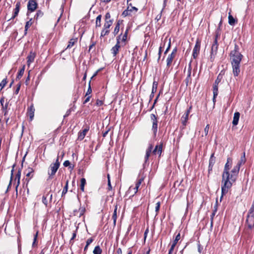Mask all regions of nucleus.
Returning a JSON list of instances; mask_svg holds the SVG:
<instances>
[{"mask_svg": "<svg viewBox=\"0 0 254 254\" xmlns=\"http://www.w3.org/2000/svg\"><path fill=\"white\" fill-rule=\"evenodd\" d=\"M158 86V83L156 81H154L152 85V94H154V93L156 92L157 88Z\"/></svg>", "mask_w": 254, "mask_h": 254, "instance_id": "obj_33", "label": "nucleus"}, {"mask_svg": "<svg viewBox=\"0 0 254 254\" xmlns=\"http://www.w3.org/2000/svg\"><path fill=\"white\" fill-rule=\"evenodd\" d=\"M85 208L84 207H82V208H80L79 209V214H78V216L79 217H80L81 216H82L84 213L85 212Z\"/></svg>", "mask_w": 254, "mask_h": 254, "instance_id": "obj_46", "label": "nucleus"}, {"mask_svg": "<svg viewBox=\"0 0 254 254\" xmlns=\"http://www.w3.org/2000/svg\"><path fill=\"white\" fill-rule=\"evenodd\" d=\"M20 5L21 4L20 1L17 2L15 5V8L14 9V13L17 15L19 12Z\"/></svg>", "mask_w": 254, "mask_h": 254, "instance_id": "obj_30", "label": "nucleus"}, {"mask_svg": "<svg viewBox=\"0 0 254 254\" xmlns=\"http://www.w3.org/2000/svg\"><path fill=\"white\" fill-rule=\"evenodd\" d=\"M105 17V21H109V20H111V14L109 12L106 13Z\"/></svg>", "mask_w": 254, "mask_h": 254, "instance_id": "obj_51", "label": "nucleus"}, {"mask_svg": "<svg viewBox=\"0 0 254 254\" xmlns=\"http://www.w3.org/2000/svg\"><path fill=\"white\" fill-rule=\"evenodd\" d=\"M102 252V251L100 247L99 246H97L95 247L93 253L94 254H101Z\"/></svg>", "mask_w": 254, "mask_h": 254, "instance_id": "obj_31", "label": "nucleus"}, {"mask_svg": "<svg viewBox=\"0 0 254 254\" xmlns=\"http://www.w3.org/2000/svg\"><path fill=\"white\" fill-rule=\"evenodd\" d=\"M35 58V54L34 53H33L32 52H31L27 58V64L28 65H29L31 63H32L34 61Z\"/></svg>", "mask_w": 254, "mask_h": 254, "instance_id": "obj_21", "label": "nucleus"}, {"mask_svg": "<svg viewBox=\"0 0 254 254\" xmlns=\"http://www.w3.org/2000/svg\"><path fill=\"white\" fill-rule=\"evenodd\" d=\"M215 162V158L214 156V154H212L209 159V163L208 167V171L210 172L212 170L213 166Z\"/></svg>", "mask_w": 254, "mask_h": 254, "instance_id": "obj_17", "label": "nucleus"}, {"mask_svg": "<svg viewBox=\"0 0 254 254\" xmlns=\"http://www.w3.org/2000/svg\"><path fill=\"white\" fill-rule=\"evenodd\" d=\"M117 254H122V250L120 248L117 249Z\"/></svg>", "mask_w": 254, "mask_h": 254, "instance_id": "obj_64", "label": "nucleus"}, {"mask_svg": "<svg viewBox=\"0 0 254 254\" xmlns=\"http://www.w3.org/2000/svg\"><path fill=\"white\" fill-rule=\"evenodd\" d=\"M200 41L198 39H197L196 41L192 53V56L194 59H196L199 54L200 48Z\"/></svg>", "mask_w": 254, "mask_h": 254, "instance_id": "obj_10", "label": "nucleus"}, {"mask_svg": "<svg viewBox=\"0 0 254 254\" xmlns=\"http://www.w3.org/2000/svg\"><path fill=\"white\" fill-rule=\"evenodd\" d=\"M59 157L58 156L56 161L55 163L51 164L48 171V174L49 175V179H52L53 176H54L59 168L60 163L59 161Z\"/></svg>", "mask_w": 254, "mask_h": 254, "instance_id": "obj_4", "label": "nucleus"}, {"mask_svg": "<svg viewBox=\"0 0 254 254\" xmlns=\"http://www.w3.org/2000/svg\"><path fill=\"white\" fill-rule=\"evenodd\" d=\"M91 92H92V89H91V87L90 86V81L89 83V86H88L87 92L86 93L85 96H87L88 95L91 94Z\"/></svg>", "mask_w": 254, "mask_h": 254, "instance_id": "obj_49", "label": "nucleus"}, {"mask_svg": "<svg viewBox=\"0 0 254 254\" xmlns=\"http://www.w3.org/2000/svg\"><path fill=\"white\" fill-rule=\"evenodd\" d=\"M161 53H162V47H160L159 49V52H158L159 57H158V61L159 60V59H160Z\"/></svg>", "mask_w": 254, "mask_h": 254, "instance_id": "obj_59", "label": "nucleus"}, {"mask_svg": "<svg viewBox=\"0 0 254 254\" xmlns=\"http://www.w3.org/2000/svg\"><path fill=\"white\" fill-rule=\"evenodd\" d=\"M101 18L102 15L101 14L99 15L96 19V27H100L101 25Z\"/></svg>", "mask_w": 254, "mask_h": 254, "instance_id": "obj_28", "label": "nucleus"}, {"mask_svg": "<svg viewBox=\"0 0 254 254\" xmlns=\"http://www.w3.org/2000/svg\"><path fill=\"white\" fill-rule=\"evenodd\" d=\"M240 114L239 112H235L234 115L232 124L234 126H236L238 124L239 120L240 118Z\"/></svg>", "mask_w": 254, "mask_h": 254, "instance_id": "obj_18", "label": "nucleus"}, {"mask_svg": "<svg viewBox=\"0 0 254 254\" xmlns=\"http://www.w3.org/2000/svg\"><path fill=\"white\" fill-rule=\"evenodd\" d=\"M7 108H8V103H6L4 105H3L2 106V109L3 111H5L4 115H5V114L6 113V110H7Z\"/></svg>", "mask_w": 254, "mask_h": 254, "instance_id": "obj_55", "label": "nucleus"}, {"mask_svg": "<svg viewBox=\"0 0 254 254\" xmlns=\"http://www.w3.org/2000/svg\"><path fill=\"white\" fill-rule=\"evenodd\" d=\"M209 130V125H207L204 128L205 135L206 136L208 134Z\"/></svg>", "mask_w": 254, "mask_h": 254, "instance_id": "obj_54", "label": "nucleus"}, {"mask_svg": "<svg viewBox=\"0 0 254 254\" xmlns=\"http://www.w3.org/2000/svg\"><path fill=\"white\" fill-rule=\"evenodd\" d=\"M96 104L98 105V106H101L102 104H103V102L101 100H97V102H96Z\"/></svg>", "mask_w": 254, "mask_h": 254, "instance_id": "obj_62", "label": "nucleus"}, {"mask_svg": "<svg viewBox=\"0 0 254 254\" xmlns=\"http://www.w3.org/2000/svg\"><path fill=\"white\" fill-rule=\"evenodd\" d=\"M222 76L220 74H219L215 80L213 86V101L214 103L215 102V99L217 96L218 94V85L219 83L220 82L221 80Z\"/></svg>", "mask_w": 254, "mask_h": 254, "instance_id": "obj_5", "label": "nucleus"}, {"mask_svg": "<svg viewBox=\"0 0 254 254\" xmlns=\"http://www.w3.org/2000/svg\"><path fill=\"white\" fill-rule=\"evenodd\" d=\"M107 177H108V190H111L112 189V186H111V181H110V176H109V174L107 175Z\"/></svg>", "mask_w": 254, "mask_h": 254, "instance_id": "obj_48", "label": "nucleus"}, {"mask_svg": "<svg viewBox=\"0 0 254 254\" xmlns=\"http://www.w3.org/2000/svg\"><path fill=\"white\" fill-rule=\"evenodd\" d=\"M246 159L245 157V152H243L241 159L236 165H239V171H240V166L242 164H244L246 162Z\"/></svg>", "mask_w": 254, "mask_h": 254, "instance_id": "obj_24", "label": "nucleus"}, {"mask_svg": "<svg viewBox=\"0 0 254 254\" xmlns=\"http://www.w3.org/2000/svg\"><path fill=\"white\" fill-rule=\"evenodd\" d=\"M14 167V165L13 166V168L11 171L10 180V182H9V184L8 186V188H7L8 189H9V188L10 187V186H11V181L12 180L13 176Z\"/></svg>", "mask_w": 254, "mask_h": 254, "instance_id": "obj_44", "label": "nucleus"}, {"mask_svg": "<svg viewBox=\"0 0 254 254\" xmlns=\"http://www.w3.org/2000/svg\"><path fill=\"white\" fill-rule=\"evenodd\" d=\"M90 99V96H87L86 97V98L85 99V100L84 101L83 104H85L86 103H87L88 102H89Z\"/></svg>", "mask_w": 254, "mask_h": 254, "instance_id": "obj_61", "label": "nucleus"}, {"mask_svg": "<svg viewBox=\"0 0 254 254\" xmlns=\"http://www.w3.org/2000/svg\"><path fill=\"white\" fill-rule=\"evenodd\" d=\"M150 119L152 123V129L153 131L154 135H156L158 128L157 117L154 114H152L150 115Z\"/></svg>", "mask_w": 254, "mask_h": 254, "instance_id": "obj_8", "label": "nucleus"}, {"mask_svg": "<svg viewBox=\"0 0 254 254\" xmlns=\"http://www.w3.org/2000/svg\"><path fill=\"white\" fill-rule=\"evenodd\" d=\"M119 30H120V23H119V21H118L117 22V23L116 24V25L114 29V31L113 32L114 35H117L118 33V32H119Z\"/></svg>", "mask_w": 254, "mask_h": 254, "instance_id": "obj_36", "label": "nucleus"}, {"mask_svg": "<svg viewBox=\"0 0 254 254\" xmlns=\"http://www.w3.org/2000/svg\"><path fill=\"white\" fill-rule=\"evenodd\" d=\"M76 42H77L76 39H70L68 42V44L66 48L68 49V48H71L74 45L75 43H76Z\"/></svg>", "mask_w": 254, "mask_h": 254, "instance_id": "obj_32", "label": "nucleus"}, {"mask_svg": "<svg viewBox=\"0 0 254 254\" xmlns=\"http://www.w3.org/2000/svg\"><path fill=\"white\" fill-rule=\"evenodd\" d=\"M176 56L173 55V54H169L167 58V66L170 67L171 65L172 62L174 58H175Z\"/></svg>", "mask_w": 254, "mask_h": 254, "instance_id": "obj_19", "label": "nucleus"}, {"mask_svg": "<svg viewBox=\"0 0 254 254\" xmlns=\"http://www.w3.org/2000/svg\"><path fill=\"white\" fill-rule=\"evenodd\" d=\"M191 108L192 107L190 106L189 108L186 111L185 115H184L181 118L182 123L184 126H186L187 122L188 120L189 115L190 112Z\"/></svg>", "mask_w": 254, "mask_h": 254, "instance_id": "obj_12", "label": "nucleus"}, {"mask_svg": "<svg viewBox=\"0 0 254 254\" xmlns=\"http://www.w3.org/2000/svg\"><path fill=\"white\" fill-rule=\"evenodd\" d=\"M20 176H21V171L18 170V171L17 172V173L16 175V176H15V180L17 181V185L16 186V193H17V188L20 184Z\"/></svg>", "mask_w": 254, "mask_h": 254, "instance_id": "obj_26", "label": "nucleus"}, {"mask_svg": "<svg viewBox=\"0 0 254 254\" xmlns=\"http://www.w3.org/2000/svg\"><path fill=\"white\" fill-rule=\"evenodd\" d=\"M68 181L67 180L66 182L65 185L63 189V192H62V195H64L66 193L68 190Z\"/></svg>", "mask_w": 254, "mask_h": 254, "instance_id": "obj_39", "label": "nucleus"}, {"mask_svg": "<svg viewBox=\"0 0 254 254\" xmlns=\"http://www.w3.org/2000/svg\"><path fill=\"white\" fill-rule=\"evenodd\" d=\"M127 33H128V30L127 29L126 31H125V32L124 34L122 36V42H125L126 41L127 39Z\"/></svg>", "mask_w": 254, "mask_h": 254, "instance_id": "obj_43", "label": "nucleus"}, {"mask_svg": "<svg viewBox=\"0 0 254 254\" xmlns=\"http://www.w3.org/2000/svg\"><path fill=\"white\" fill-rule=\"evenodd\" d=\"M163 143H160L159 145H156L154 149L152 151L154 154H158L159 156H161L162 152Z\"/></svg>", "mask_w": 254, "mask_h": 254, "instance_id": "obj_13", "label": "nucleus"}, {"mask_svg": "<svg viewBox=\"0 0 254 254\" xmlns=\"http://www.w3.org/2000/svg\"><path fill=\"white\" fill-rule=\"evenodd\" d=\"M80 190L82 191H84V186L86 184V180L84 178H82L80 180Z\"/></svg>", "mask_w": 254, "mask_h": 254, "instance_id": "obj_34", "label": "nucleus"}, {"mask_svg": "<svg viewBox=\"0 0 254 254\" xmlns=\"http://www.w3.org/2000/svg\"><path fill=\"white\" fill-rule=\"evenodd\" d=\"M153 149V145L150 144L146 150V153L144 157V162L146 163L148 160L149 157L150 156L151 153Z\"/></svg>", "mask_w": 254, "mask_h": 254, "instance_id": "obj_14", "label": "nucleus"}, {"mask_svg": "<svg viewBox=\"0 0 254 254\" xmlns=\"http://www.w3.org/2000/svg\"><path fill=\"white\" fill-rule=\"evenodd\" d=\"M232 160L231 158H228L227 163L225 164L224 169L222 174L221 196L228 193L233 183L236 181L239 174V165H236L233 169L229 172L231 167Z\"/></svg>", "mask_w": 254, "mask_h": 254, "instance_id": "obj_1", "label": "nucleus"}, {"mask_svg": "<svg viewBox=\"0 0 254 254\" xmlns=\"http://www.w3.org/2000/svg\"><path fill=\"white\" fill-rule=\"evenodd\" d=\"M218 48V43L217 40H214L213 43L211 46L210 59L211 61H213L217 53V50Z\"/></svg>", "mask_w": 254, "mask_h": 254, "instance_id": "obj_7", "label": "nucleus"}, {"mask_svg": "<svg viewBox=\"0 0 254 254\" xmlns=\"http://www.w3.org/2000/svg\"><path fill=\"white\" fill-rule=\"evenodd\" d=\"M239 48L236 44L234 49L230 53L231 63L233 68V72L235 76H237L240 72V63L243 56L239 52Z\"/></svg>", "mask_w": 254, "mask_h": 254, "instance_id": "obj_2", "label": "nucleus"}, {"mask_svg": "<svg viewBox=\"0 0 254 254\" xmlns=\"http://www.w3.org/2000/svg\"><path fill=\"white\" fill-rule=\"evenodd\" d=\"M144 179L143 178H140L138 179L136 183L135 187L134 188V190H135L134 193H136L138 190V189L139 187H140L141 184L142 183V181H143Z\"/></svg>", "mask_w": 254, "mask_h": 254, "instance_id": "obj_27", "label": "nucleus"}, {"mask_svg": "<svg viewBox=\"0 0 254 254\" xmlns=\"http://www.w3.org/2000/svg\"><path fill=\"white\" fill-rule=\"evenodd\" d=\"M76 234L75 232H74L72 234V236L70 240V242L71 243V241H72L73 240H74V239L76 237Z\"/></svg>", "mask_w": 254, "mask_h": 254, "instance_id": "obj_63", "label": "nucleus"}, {"mask_svg": "<svg viewBox=\"0 0 254 254\" xmlns=\"http://www.w3.org/2000/svg\"><path fill=\"white\" fill-rule=\"evenodd\" d=\"M170 47H171V41H170L169 42L168 46L164 52V54H166L168 53V52L170 50Z\"/></svg>", "mask_w": 254, "mask_h": 254, "instance_id": "obj_58", "label": "nucleus"}, {"mask_svg": "<svg viewBox=\"0 0 254 254\" xmlns=\"http://www.w3.org/2000/svg\"><path fill=\"white\" fill-rule=\"evenodd\" d=\"M248 229L251 230L254 227V199L249 210L246 222Z\"/></svg>", "mask_w": 254, "mask_h": 254, "instance_id": "obj_3", "label": "nucleus"}, {"mask_svg": "<svg viewBox=\"0 0 254 254\" xmlns=\"http://www.w3.org/2000/svg\"><path fill=\"white\" fill-rule=\"evenodd\" d=\"M215 215V212H213L211 215V223H210V226H211V227H212L213 226V217Z\"/></svg>", "mask_w": 254, "mask_h": 254, "instance_id": "obj_57", "label": "nucleus"}, {"mask_svg": "<svg viewBox=\"0 0 254 254\" xmlns=\"http://www.w3.org/2000/svg\"><path fill=\"white\" fill-rule=\"evenodd\" d=\"M117 209H118V205L116 203L115 205L114 212H113V214L112 216V219H113V223H114V226H115L116 224V220H117Z\"/></svg>", "mask_w": 254, "mask_h": 254, "instance_id": "obj_20", "label": "nucleus"}, {"mask_svg": "<svg viewBox=\"0 0 254 254\" xmlns=\"http://www.w3.org/2000/svg\"><path fill=\"white\" fill-rule=\"evenodd\" d=\"M37 7V3L36 0H29L27 8L29 11L31 12L34 11Z\"/></svg>", "mask_w": 254, "mask_h": 254, "instance_id": "obj_11", "label": "nucleus"}, {"mask_svg": "<svg viewBox=\"0 0 254 254\" xmlns=\"http://www.w3.org/2000/svg\"><path fill=\"white\" fill-rule=\"evenodd\" d=\"M113 20H109V21H105L103 28L101 31L100 37H104L110 33L109 28L113 24Z\"/></svg>", "mask_w": 254, "mask_h": 254, "instance_id": "obj_6", "label": "nucleus"}, {"mask_svg": "<svg viewBox=\"0 0 254 254\" xmlns=\"http://www.w3.org/2000/svg\"><path fill=\"white\" fill-rule=\"evenodd\" d=\"M122 15L125 17L131 15L130 12H129V6H127V8L123 12Z\"/></svg>", "mask_w": 254, "mask_h": 254, "instance_id": "obj_38", "label": "nucleus"}, {"mask_svg": "<svg viewBox=\"0 0 254 254\" xmlns=\"http://www.w3.org/2000/svg\"><path fill=\"white\" fill-rule=\"evenodd\" d=\"M121 35H119L117 38V43L115 46H114L111 49V53L113 54L114 57H116L117 54L119 52V49L121 48V45L120 44V39L121 37Z\"/></svg>", "mask_w": 254, "mask_h": 254, "instance_id": "obj_9", "label": "nucleus"}, {"mask_svg": "<svg viewBox=\"0 0 254 254\" xmlns=\"http://www.w3.org/2000/svg\"><path fill=\"white\" fill-rule=\"evenodd\" d=\"M37 236H38V232L34 235V240H33V244H32V247H34L36 242H37Z\"/></svg>", "mask_w": 254, "mask_h": 254, "instance_id": "obj_53", "label": "nucleus"}, {"mask_svg": "<svg viewBox=\"0 0 254 254\" xmlns=\"http://www.w3.org/2000/svg\"><path fill=\"white\" fill-rule=\"evenodd\" d=\"M181 238V236H180V234L179 233L176 236V238L174 240V241H173V244H175V245H176L178 242V241Z\"/></svg>", "mask_w": 254, "mask_h": 254, "instance_id": "obj_47", "label": "nucleus"}, {"mask_svg": "<svg viewBox=\"0 0 254 254\" xmlns=\"http://www.w3.org/2000/svg\"><path fill=\"white\" fill-rule=\"evenodd\" d=\"M30 178H26L23 183V187H25L27 189V193H29V189L28 188V184L29 182Z\"/></svg>", "mask_w": 254, "mask_h": 254, "instance_id": "obj_37", "label": "nucleus"}, {"mask_svg": "<svg viewBox=\"0 0 254 254\" xmlns=\"http://www.w3.org/2000/svg\"><path fill=\"white\" fill-rule=\"evenodd\" d=\"M26 177H30V178H31L32 177L33 175H32L31 176V174L34 172V170H33V168L29 167L28 168H27V169H26Z\"/></svg>", "mask_w": 254, "mask_h": 254, "instance_id": "obj_29", "label": "nucleus"}, {"mask_svg": "<svg viewBox=\"0 0 254 254\" xmlns=\"http://www.w3.org/2000/svg\"><path fill=\"white\" fill-rule=\"evenodd\" d=\"M35 109L33 104H32L27 109V114L29 116L30 120L32 121L34 116Z\"/></svg>", "mask_w": 254, "mask_h": 254, "instance_id": "obj_15", "label": "nucleus"}, {"mask_svg": "<svg viewBox=\"0 0 254 254\" xmlns=\"http://www.w3.org/2000/svg\"><path fill=\"white\" fill-rule=\"evenodd\" d=\"M89 130V128L84 129L82 131L79 132L78 139L80 140H82L85 136L87 131Z\"/></svg>", "mask_w": 254, "mask_h": 254, "instance_id": "obj_22", "label": "nucleus"}, {"mask_svg": "<svg viewBox=\"0 0 254 254\" xmlns=\"http://www.w3.org/2000/svg\"><path fill=\"white\" fill-rule=\"evenodd\" d=\"M191 73V68L190 66V64L189 67L188 68V70L187 77H186V78L185 80L187 86H188L191 83V77H190Z\"/></svg>", "mask_w": 254, "mask_h": 254, "instance_id": "obj_16", "label": "nucleus"}, {"mask_svg": "<svg viewBox=\"0 0 254 254\" xmlns=\"http://www.w3.org/2000/svg\"><path fill=\"white\" fill-rule=\"evenodd\" d=\"M43 12L41 10H39L37 11V13L35 15V18L37 19L38 18L41 17L43 15Z\"/></svg>", "mask_w": 254, "mask_h": 254, "instance_id": "obj_40", "label": "nucleus"}, {"mask_svg": "<svg viewBox=\"0 0 254 254\" xmlns=\"http://www.w3.org/2000/svg\"><path fill=\"white\" fill-rule=\"evenodd\" d=\"M64 166V167H68L69 166L70 168H71V169H72L73 168V166H70V162L68 161V160H66L64 162V164H63Z\"/></svg>", "mask_w": 254, "mask_h": 254, "instance_id": "obj_45", "label": "nucleus"}, {"mask_svg": "<svg viewBox=\"0 0 254 254\" xmlns=\"http://www.w3.org/2000/svg\"><path fill=\"white\" fill-rule=\"evenodd\" d=\"M25 69V66H23V67L19 70L18 71V74L17 75V78L20 79L23 75Z\"/></svg>", "mask_w": 254, "mask_h": 254, "instance_id": "obj_35", "label": "nucleus"}, {"mask_svg": "<svg viewBox=\"0 0 254 254\" xmlns=\"http://www.w3.org/2000/svg\"><path fill=\"white\" fill-rule=\"evenodd\" d=\"M33 23L32 19L31 18L29 21H27L25 26L24 35L27 34L28 28L32 25Z\"/></svg>", "mask_w": 254, "mask_h": 254, "instance_id": "obj_25", "label": "nucleus"}, {"mask_svg": "<svg viewBox=\"0 0 254 254\" xmlns=\"http://www.w3.org/2000/svg\"><path fill=\"white\" fill-rule=\"evenodd\" d=\"M177 52V47H175V48L173 50V51H172V53H171V54H173V55L176 56V55Z\"/></svg>", "mask_w": 254, "mask_h": 254, "instance_id": "obj_60", "label": "nucleus"}, {"mask_svg": "<svg viewBox=\"0 0 254 254\" xmlns=\"http://www.w3.org/2000/svg\"><path fill=\"white\" fill-rule=\"evenodd\" d=\"M50 193V192H48L46 196L43 195L42 197V202L47 206L48 205V201L47 200V197Z\"/></svg>", "mask_w": 254, "mask_h": 254, "instance_id": "obj_42", "label": "nucleus"}, {"mask_svg": "<svg viewBox=\"0 0 254 254\" xmlns=\"http://www.w3.org/2000/svg\"><path fill=\"white\" fill-rule=\"evenodd\" d=\"M7 83V80L6 78L3 79L1 82L0 83V90H2V88L4 87V86L6 85Z\"/></svg>", "mask_w": 254, "mask_h": 254, "instance_id": "obj_41", "label": "nucleus"}, {"mask_svg": "<svg viewBox=\"0 0 254 254\" xmlns=\"http://www.w3.org/2000/svg\"><path fill=\"white\" fill-rule=\"evenodd\" d=\"M160 207V202H158L157 203H156V206H155V211L156 212V214L158 213V212L159 210Z\"/></svg>", "mask_w": 254, "mask_h": 254, "instance_id": "obj_52", "label": "nucleus"}, {"mask_svg": "<svg viewBox=\"0 0 254 254\" xmlns=\"http://www.w3.org/2000/svg\"><path fill=\"white\" fill-rule=\"evenodd\" d=\"M237 22V20H236L233 16L231 14V13H229L228 15V23L230 25H234Z\"/></svg>", "mask_w": 254, "mask_h": 254, "instance_id": "obj_23", "label": "nucleus"}, {"mask_svg": "<svg viewBox=\"0 0 254 254\" xmlns=\"http://www.w3.org/2000/svg\"><path fill=\"white\" fill-rule=\"evenodd\" d=\"M129 10L130 13L133 11L136 12L138 11V8L134 6H131V7H129Z\"/></svg>", "mask_w": 254, "mask_h": 254, "instance_id": "obj_50", "label": "nucleus"}, {"mask_svg": "<svg viewBox=\"0 0 254 254\" xmlns=\"http://www.w3.org/2000/svg\"><path fill=\"white\" fill-rule=\"evenodd\" d=\"M93 241V239L92 238H90L86 241V245L88 246Z\"/></svg>", "mask_w": 254, "mask_h": 254, "instance_id": "obj_56", "label": "nucleus"}]
</instances>
